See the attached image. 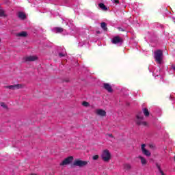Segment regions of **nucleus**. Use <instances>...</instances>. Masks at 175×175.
I'll return each instance as SVG.
<instances>
[{
	"instance_id": "obj_1",
	"label": "nucleus",
	"mask_w": 175,
	"mask_h": 175,
	"mask_svg": "<svg viewBox=\"0 0 175 175\" xmlns=\"http://www.w3.org/2000/svg\"><path fill=\"white\" fill-rule=\"evenodd\" d=\"M144 116H143L142 111L138 112L136 115V119H135V124L140 126L142 125V126H147L148 124L147 122H144Z\"/></svg>"
},
{
	"instance_id": "obj_2",
	"label": "nucleus",
	"mask_w": 175,
	"mask_h": 175,
	"mask_svg": "<svg viewBox=\"0 0 175 175\" xmlns=\"http://www.w3.org/2000/svg\"><path fill=\"white\" fill-rule=\"evenodd\" d=\"M154 61L157 62V64H162V61H163V52L161 50H157L154 51Z\"/></svg>"
},
{
	"instance_id": "obj_3",
	"label": "nucleus",
	"mask_w": 175,
	"mask_h": 175,
	"mask_svg": "<svg viewBox=\"0 0 175 175\" xmlns=\"http://www.w3.org/2000/svg\"><path fill=\"white\" fill-rule=\"evenodd\" d=\"M88 165V161H82L79 159H75L72 164L71 165V167H75V166H78L79 167H84V166H87Z\"/></svg>"
},
{
	"instance_id": "obj_4",
	"label": "nucleus",
	"mask_w": 175,
	"mask_h": 175,
	"mask_svg": "<svg viewBox=\"0 0 175 175\" xmlns=\"http://www.w3.org/2000/svg\"><path fill=\"white\" fill-rule=\"evenodd\" d=\"M101 157L104 162H109V161H110V159L111 158V154H110V152H109L108 150H105L103 152Z\"/></svg>"
},
{
	"instance_id": "obj_5",
	"label": "nucleus",
	"mask_w": 175,
	"mask_h": 175,
	"mask_svg": "<svg viewBox=\"0 0 175 175\" xmlns=\"http://www.w3.org/2000/svg\"><path fill=\"white\" fill-rule=\"evenodd\" d=\"M73 162V157L70 156L67 158H66L61 163L60 166H65L66 165H70V163H72Z\"/></svg>"
},
{
	"instance_id": "obj_6",
	"label": "nucleus",
	"mask_w": 175,
	"mask_h": 175,
	"mask_svg": "<svg viewBox=\"0 0 175 175\" xmlns=\"http://www.w3.org/2000/svg\"><path fill=\"white\" fill-rule=\"evenodd\" d=\"M113 44H118V43H124V40L122 38H120V36H116L113 37L112 40Z\"/></svg>"
},
{
	"instance_id": "obj_7",
	"label": "nucleus",
	"mask_w": 175,
	"mask_h": 175,
	"mask_svg": "<svg viewBox=\"0 0 175 175\" xmlns=\"http://www.w3.org/2000/svg\"><path fill=\"white\" fill-rule=\"evenodd\" d=\"M25 62H32L38 59V56H27L23 58Z\"/></svg>"
},
{
	"instance_id": "obj_8",
	"label": "nucleus",
	"mask_w": 175,
	"mask_h": 175,
	"mask_svg": "<svg viewBox=\"0 0 175 175\" xmlns=\"http://www.w3.org/2000/svg\"><path fill=\"white\" fill-rule=\"evenodd\" d=\"M6 88H9L10 90H20V88H23V85L16 84V85H11L6 86Z\"/></svg>"
},
{
	"instance_id": "obj_9",
	"label": "nucleus",
	"mask_w": 175,
	"mask_h": 175,
	"mask_svg": "<svg viewBox=\"0 0 175 175\" xmlns=\"http://www.w3.org/2000/svg\"><path fill=\"white\" fill-rule=\"evenodd\" d=\"M103 88L104 90H106V91H107V92H113V88H111V85L109 84V83H103Z\"/></svg>"
},
{
	"instance_id": "obj_10",
	"label": "nucleus",
	"mask_w": 175,
	"mask_h": 175,
	"mask_svg": "<svg viewBox=\"0 0 175 175\" xmlns=\"http://www.w3.org/2000/svg\"><path fill=\"white\" fill-rule=\"evenodd\" d=\"M98 116H100L101 117H106V111L103 109H97L96 111Z\"/></svg>"
},
{
	"instance_id": "obj_11",
	"label": "nucleus",
	"mask_w": 175,
	"mask_h": 175,
	"mask_svg": "<svg viewBox=\"0 0 175 175\" xmlns=\"http://www.w3.org/2000/svg\"><path fill=\"white\" fill-rule=\"evenodd\" d=\"M16 36L18 38H27V36H28V33L27 31H22L21 33H16Z\"/></svg>"
},
{
	"instance_id": "obj_12",
	"label": "nucleus",
	"mask_w": 175,
	"mask_h": 175,
	"mask_svg": "<svg viewBox=\"0 0 175 175\" xmlns=\"http://www.w3.org/2000/svg\"><path fill=\"white\" fill-rule=\"evenodd\" d=\"M142 111H143V113L145 116V117H149L150 116V111H148V109L143 108Z\"/></svg>"
},
{
	"instance_id": "obj_13",
	"label": "nucleus",
	"mask_w": 175,
	"mask_h": 175,
	"mask_svg": "<svg viewBox=\"0 0 175 175\" xmlns=\"http://www.w3.org/2000/svg\"><path fill=\"white\" fill-rule=\"evenodd\" d=\"M54 31H55L56 33H62L64 29L62 27H55Z\"/></svg>"
},
{
	"instance_id": "obj_14",
	"label": "nucleus",
	"mask_w": 175,
	"mask_h": 175,
	"mask_svg": "<svg viewBox=\"0 0 175 175\" xmlns=\"http://www.w3.org/2000/svg\"><path fill=\"white\" fill-rule=\"evenodd\" d=\"M142 154H144V155H146V157H151V152L147 149L144 150L142 151Z\"/></svg>"
},
{
	"instance_id": "obj_15",
	"label": "nucleus",
	"mask_w": 175,
	"mask_h": 175,
	"mask_svg": "<svg viewBox=\"0 0 175 175\" xmlns=\"http://www.w3.org/2000/svg\"><path fill=\"white\" fill-rule=\"evenodd\" d=\"M138 158L141 159V163L142 165H146L147 164V160L142 156H139Z\"/></svg>"
},
{
	"instance_id": "obj_16",
	"label": "nucleus",
	"mask_w": 175,
	"mask_h": 175,
	"mask_svg": "<svg viewBox=\"0 0 175 175\" xmlns=\"http://www.w3.org/2000/svg\"><path fill=\"white\" fill-rule=\"evenodd\" d=\"M18 17L21 18V20H25V15L23 12H18Z\"/></svg>"
},
{
	"instance_id": "obj_17",
	"label": "nucleus",
	"mask_w": 175,
	"mask_h": 175,
	"mask_svg": "<svg viewBox=\"0 0 175 175\" xmlns=\"http://www.w3.org/2000/svg\"><path fill=\"white\" fill-rule=\"evenodd\" d=\"M101 28L102 29H103V31H107V25L106 24V23H101Z\"/></svg>"
},
{
	"instance_id": "obj_18",
	"label": "nucleus",
	"mask_w": 175,
	"mask_h": 175,
	"mask_svg": "<svg viewBox=\"0 0 175 175\" xmlns=\"http://www.w3.org/2000/svg\"><path fill=\"white\" fill-rule=\"evenodd\" d=\"M98 6L100 9H102V10H107V8L106 7V5H105L104 3H100L98 4Z\"/></svg>"
},
{
	"instance_id": "obj_19",
	"label": "nucleus",
	"mask_w": 175,
	"mask_h": 175,
	"mask_svg": "<svg viewBox=\"0 0 175 175\" xmlns=\"http://www.w3.org/2000/svg\"><path fill=\"white\" fill-rule=\"evenodd\" d=\"M0 17H6V14H5V10L2 9V7H0Z\"/></svg>"
},
{
	"instance_id": "obj_20",
	"label": "nucleus",
	"mask_w": 175,
	"mask_h": 175,
	"mask_svg": "<svg viewBox=\"0 0 175 175\" xmlns=\"http://www.w3.org/2000/svg\"><path fill=\"white\" fill-rule=\"evenodd\" d=\"M124 168L126 170H131V169H132V167L131 166V164H124Z\"/></svg>"
},
{
	"instance_id": "obj_21",
	"label": "nucleus",
	"mask_w": 175,
	"mask_h": 175,
	"mask_svg": "<svg viewBox=\"0 0 175 175\" xmlns=\"http://www.w3.org/2000/svg\"><path fill=\"white\" fill-rule=\"evenodd\" d=\"M83 106H85V107H87L88 106H89L90 103H88V102L87 101H84L82 103Z\"/></svg>"
},
{
	"instance_id": "obj_22",
	"label": "nucleus",
	"mask_w": 175,
	"mask_h": 175,
	"mask_svg": "<svg viewBox=\"0 0 175 175\" xmlns=\"http://www.w3.org/2000/svg\"><path fill=\"white\" fill-rule=\"evenodd\" d=\"M1 107H3V109H7L8 107L6 106V104L5 103H1Z\"/></svg>"
},
{
	"instance_id": "obj_23",
	"label": "nucleus",
	"mask_w": 175,
	"mask_h": 175,
	"mask_svg": "<svg viewBox=\"0 0 175 175\" xmlns=\"http://www.w3.org/2000/svg\"><path fill=\"white\" fill-rule=\"evenodd\" d=\"M99 159V156L98 155H94V156H93V157H92V159L94 160V161H96L97 159Z\"/></svg>"
},
{
	"instance_id": "obj_24",
	"label": "nucleus",
	"mask_w": 175,
	"mask_h": 175,
	"mask_svg": "<svg viewBox=\"0 0 175 175\" xmlns=\"http://www.w3.org/2000/svg\"><path fill=\"white\" fill-rule=\"evenodd\" d=\"M142 151H144L146 150V144H142L141 146Z\"/></svg>"
},
{
	"instance_id": "obj_25",
	"label": "nucleus",
	"mask_w": 175,
	"mask_h": 175,
	"mask_svg": "<svg viewBox=\"0 0 175 175\" xmlns=\"http://www.w3.org/2000/svg\"><path fill=\"white\" fill-rule=\"evenodd\" d=\"M156 166H157V169H159V172H161V170H162L161 169V165H159L158 163L156 164Z\"/></svg>"
},
{
	"instance_id": "obj_26",
	"label": "nucleus",
	"mask_w": 175,
	"mask_h": 175,
	"mask_svg": "<svg viewBox=\"0 0 175 175\" xmlns=\"http://www.w3.org/2000/svg\"><path fill=\"white\" fill-rule=\"evenodd\" d=\"M113 1V0H111ZM114 3H120V0H113Z\"/></svg>"
},
{
	"instance_id": "obj_27",
	"label": "nucleus",
	"mask_w": 175,
	"mask_h": 175,
	"mask_svg": "<svg viewBox=\"0 0 175 175\" xmlns=\"http://www.w3.org/2000/svg\"><path fill=\"white\" fill-rule=\"evenodd\" d=\"M59 57H65V54H64V53H59Z\"/></svg>"
},
{
	"instance_id": "obj_28",
	"label": "nucleus",
	"mask_w": 175,
	"mask_h": 175,
	"mask_svg": "<svg viewBox=\"0 0 175 175\" xmlns=\"http://www.w3.org/2000/svg\"><path fill=\"white\" fill-rule=\"evenodd\" d=\"M149 147H150V148H155V146L152 144H150Z\"/></svg>"
},
{
	"instance_id": "obj_29",
	"label": "nucleus",
	"mask_w": 175,
	"mask_h": 175,
	"mask_svg": "<svg viewBox=\"0 0 175 175\" xmlns=\"http://www.w3.org/2000/svg\"><path fill=\"white\" fill-rule=\"evenodd\" d=\"M159 173H161V175H165V173L163 171H162V170L159 171Z\"/></svg>"
},
{
	"instance_id": "obj_30",
	"label": "nucleus",
	"mask_w": 175,
	"mask_h": 175,
	"mask_svg": "<svg viewBox=\"0 0 175 175\" xmlns=\"http://www.w3.org/2000/svg\"><path fill=\"white\" fill-rule=\"evenodd\" d=\"M109 137H113V134H109Z\"/></svg>"
},
{
	"instance_id": "obj_31",
	"label": "nucleus",
	"mask_w": 175,
	"mask_h": 175,
	"mask_svg": "<svg viewBox=\"0 0 175 175\" xmlns=\"http://www.w3.org/2000/svg\"><path fill=\"white\" fill-rule=\"evenodd\" d=\"M172 69L175 71V66H172Z\"/></svg>"
},
{
	"instance_id": "obj_32",
	"label": "nucleus",
	"mask_w": 175,
	"mask_h": 175,
	"mask_svg": "<svg viewBox=\"0 0 175 175\" xmlns=\"http://www.w3.org/2000/svg\"><path fill=\"white\" fill-rule=\"evenodd\" d=\"M174 162H175V155H174Z\"/></svg>"
},
{
	"instance_id": "obj_33",
	"label": "nucleus",
	"mask_w": 175,
	"mask_h": 175,
	"mask_svg": "<svg viewBox=\"0 0 175 175\" xmlns=\"http://www.w3.org/2000/svg\"><path fill=\"white\" fill-rule=\"evenodd\" d=\"M100 32H99V31H97V33H100Z\"/></svg>"
},
{
	"instance_id": "obj_34",
	"label": "nucleus",
	"mask_w": 175,
	"mask_h": 175,
	"mask_svg": "<svg viewBox=\"0 0 175 175\" xmlns=\"http://www.w3.org/2000/svg\"><path fill=\"white\" fill-rule=\"evenodd\" d=\"M0 43H1V38H0Z\"/></svg>"
}]
</instances>
